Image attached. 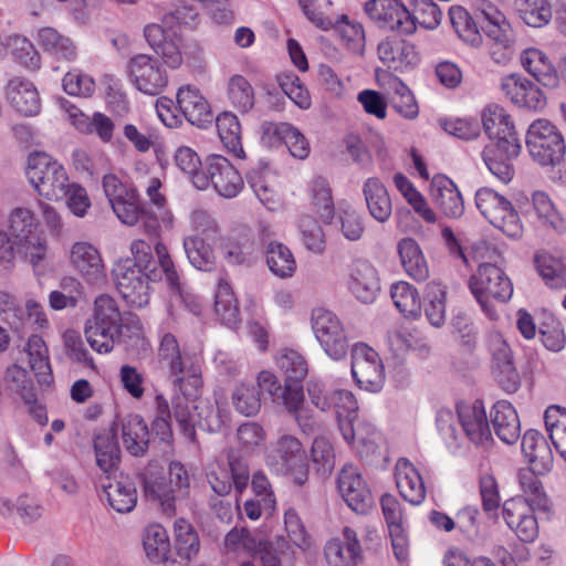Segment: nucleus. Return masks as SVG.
<instances>
[{"label": "nucleus", "mask_w": 566, "mask_h": 566, "mask_svg": "<svg viewBox=\"0 0 566 566\" xmlns=\"http://www.w3.org/2000/svg\"><path fill=\"white\" fill-rule=\"evenodd\" d=\"M158 358L161 368L166 369L174 378V397L171 400L174 418L178 423L182 434L190 441L196 438V427L207 428L209 431H219L227 426L229 415L226 410L202 416L197 403V394L199 385V367L193 361V357L180 350L176 337L167 333L163 336L158 348Z\"/></svg>", "instance_id": "f257e3e1"}, {"label": "nucleus", "mask_w": 566, "mask_h": 566, "mask_svg": "<svg viewBox=\"0 0 566 566\" xmlns=\"http://www.w3.org/2000/svg\"><path fill=\"white\" fill-rule=\"evenodd\" d=\"M155 252L160 270H145L133 263L129 258L119 260L113 268L116 289L130 306L144 307L148 304L149 282L165 279L172 292L180 293L181 291L180 276L167 247L157 242Z\"/></svg>", "instance_id": "f03ea898"}, {"label": "nucleus", "mask_w": 566, "mask_h": 566, "mask_svg": "<svg viewBox=\"0 0 566 566\" xmlns=\"http://www.w3.org/2000/svg\"><path fill=\"white\" fill-rule=\"evenodd\" d=\"M125 329L139 336L142 325L138 317L124 315L111 295H98L94 301L92 315L84 326V335L92 349L98 354L111 353L122 342Z\"/></svg>", "instance_id": "7ed1b4c3"}, {"label": "nucleus", "mask_w": 566, "mask_h": 566, "mask_svg": "<svg viewBox=\"0 0 566 566\" xmlns=\"http://www.w3.org/2000/svg\"><path fill=\"white\" fill-rule=\"evenodd\" d=\"M469 287L482 312L491 321L500 317L492 301L506 303L513 295V284L505 272L492 263H481L469 280Z\"/></svg>", "instance_id": "20e7f679"}, {"label": "nucleus", "mask_w": 566, "mask_h": 566, "mask_svg": "<svg viewBox=\"0 0 566 566\" xmlns=\"http://www.w3.org/2000/svg\"><path fill=\"white\" fill-rule=\"evenodd\" d=\"M27 178L36 192L48 200H61L71 185L64 167L45 153L30 154Z\"/></svg>", "instance_id": "39448f33"}, {"label": "nucleus", "mask_w": 566, "mask_h": 566, "mask_svg": "<svg viewBox=\"0 0 566 566\" xmlns=\"http://www.w3.org/2000/svg\"><path fill=\"white\" fill-rule=\"evenodd\" d=\"M526 147L532 159L542 167L559 165L566 153L560 130L547 119H537L530 125Z\"/></svg>", "instance_id": "423d86ee"}, {"label": "nucleus", "mask_w": 566, "mask_h": 566, "mask_svg": "<svg viewBox=\"0 0 566 566\" xmlns=\"http://www.w3.org/2000/svg\"><path fill=\"white\" fill-rule=\"evenodd\" d=\"M38 227L35 217L30 209L17 208L9 218V235L15 240L18 251L25 256L34 270L45 259L46 240L35 233Z\"/></svg>", "instance_id": "0eeeda50"}, {"label": "nucleus", "mask_w": 566, "mask_h": 566, "mask_svg": "<svg viewBox=\"0 0 566 566\" xmlns=\"http://www.w3.org/2000/svg\"><path fill=\"white\" fill-rule=\"evenodd\" d=\"M475 205L482 216L505 235L521 238L523 224L511 201L491 188L484 187L475 193Z\"/></svg>", "instance_id": "6e6552de"}, {"label": "nucleus", "mask_w": 566, "mask_h": 566, "mask_svg": "<svg viewBox=\"0 0 566 566\" xmlns=\"http://www.w3.org/2000/svg\"><path fill=\"white\" fill-rule=\"evenodd\" d=\"M210 185L221 197L234 198L244 182L238 169L226 157L210 155L206 159V174L195 177V187L205 190Z\"/></svg>", "instance_id": "1a4fd4ad"}, {"label": "nucleus", "mask_w": 566, "mask_h": 566, "mask_svg": "<svg viewBox=\"0 0 566 566\" xmlns=\"http://www.w3.org/2000/svg\"><path fill=\"white\" fill-rule=\"evenodd\" d=\"M127 75L137 91L149 96L160 94L169 82L168 72L159 59L144 53L129 59Z\"/></svg>", "instance_id": "9d476101"}, {"label": "nucleus", "mask_w": 566, "mask_h": 566, "mask_svg": "<svg viewBox=\"0 0 566 566\" xmlns=\"http://www.w3.org/2000/svg\"><path fill=\"white\" fill-rule=\"evenodd\" d=\"M314 335L328 357L343 359L348 352V340L339 318L331 311L315 308L311 316Z\"/></svg>", "instance_id": "9b49d317"}, {"label": "nucleus", "mask_w": 566, "mask_h": 566, "mask_svg": "<svg viewBox=\"0 0 566 566\" xmlns=\"http://www.w3.org/2000/svg\"><path fill=\"white\" fill-rule=\"evenodd\" d=\"M482 124L485 134L497 148L511 157H517L522 145L515 126L507 112L497 104L488 105L482 113Z\"/></svg>", "instance_id": "f8f14e48"}, {"label": "nucleus", "mask_w": 566, "mask_h": 566, "mask_svg": "<svg viewBox=\"0 0 566 566\" xmlns=\"http://www.w3.org/2000/svg\"><path fill=\"white\" fill-rule=\"evenodd\" d=\"M352 375L361 389L380 391L385 382V369L378 353L366 344H355L352 350Z\"/></svg>", "instance_id": "ddd939ff"}, {"label": "nucleus", "mask_w": 566, "mask_h": 566, "mask_svg": "<svg viewBox=\"0 0 566 566\" xmlns=\"http://www.w3.org/2000/svg\"><path fill=\"white\" fill-rule=\"evenodd\" d=\"M457 415L462 433L471 443L483 449H488L492 444V431L484 403L481 400L459 402Z\"/></svg>", "instance_id": "4468645a"}, {"label": "nucleus", "mask_w": 566, "mask_h": 566, "mask_svg": "<svg viewBox=\"0 0 566 566\" xmlns=\"http://www.w3.org/2000/svg\"><path fill=\"white\" fill-rule=\"evenodd\" d=\"M365 11L381 29L398 31L402 34L415 32L410 11L399 0H368Z\"/></svg>", "instance_id": "2eb2a0df"}, {"label": "nucleus", "mask_w": 566, "mask_h": 566, "mask_svg": "<svg viewBox=\"0 0 566 566\" xmlns=\"http://www.w3.org/2000/svg\"><path fill=\"white\" fill-rule=\"evenodd\" d=\"M144 35L163 64L170 69H178L182 64V38L176 29L150 23L144 28Z\"/></svg>", "instance_id": "dca6fc26"}, {"label": "nucleus", "mask_w": 566, "mask_h": 566, "mask_svg": "<svg viewBox=\"0 0 566 566\" xmlns=\"http://www.w3.org/2000/svg\"><path fill=\"white\" fill-rule=\"evenodd\" d=\"M337 490L348 507L364 514L374 505V497L358 468L346 464L338 473Z\"/></svg>", "instance_id": "f3484780"}, {"label": "nucleus", "mask_w": 566, "mask_h": 566, "mask_svg": "<svg viewBox=\"0 0 566 566\" xmlns=\"http://www.w3.org/2000/svg\"><path fill=\"white\" fill-rule=\"evenodd\" d=\"M111 206L122 223L134 226L140 221L146 234L150 238H159L160 222L157 213L151 208L139 205V196L136 190L113 202Z\"/></svg>", "instance_id": "a211bd4d"}, {"label": "nucleus", "mask_w": 566, "mask_h": 566, "mask_svg": "<svg viewBox=\"0 0 566 566\" xmlns=\"http://www.w3.org/2000/svg\"><path fill=\"white\" fill-rule=\"evenodd\" d=\"M347 289L361 303H373L380 291V279L375 265L366 259L354 260L347 270Z\"/></svg>", "instance_id": "6ab92c4d"}, {"label": "nucleus", "mask_w": 566, "mask_h": 566, "mask_svg": "<svg viewBox=\"0 0 566 566\" xmlns=\"http://www.w3.org/2000/svg\"><path fill=\"white\" fill-rule=\"evenodd\" d=\"M537 509L521 497H513L503 504V518L506 525L525 543L534 542L538 536Z\"/></svg>", "instance_id": "aec40b11"}, {"label": "nucleus", "mask_w": 566, "mask_h": 566, "mask_svg": "<svg viewBox=\"0 0 566 566\" xmlns=\"http://www.w3.org/2000/svg\"><path fill=\"white\" fill-rule=\"evenodd\" d=\"M338 427L343 438L357 449L361 455H369L376 452L380 436L370 421L360 418L358 413L344 416L340 412Z\"/></svg>", "instance_id": "412c9836"}, {"label": "nucleus", "mask_w": 566, "mask_h": 566, "mask_svg": "<svg viewBox=\"0 0 566 566\" xmlns=\"http://www.w3.org/2000/svg\"><path fill=\"white\" fill-rule=\"evenodd\" d=\"M324 556L328 566H358L363 560V548L357 533L345 526L342 537L327 541Z\"/></svg>", "instance_id": "4be33fe9"}, {"label": "nucleus", "mask_w": 566, "mask_h": 566, "mask_svg": "<svg viewBox=\"0 0 566 566\" xmlns=\"http://www.w3.org/2000/svg\"><path fill=\"white\" fill-rule=\"evenodd\" d=\"M500 88L505 97L517 107L537 111L546 105L543 92L521 74L502 77Z\"/></svg>", "instance_id": "5701e85b"}, {"label": "nucleus", "mask_w": 566, "mask_h": 566, "mask_svg": "<svg viewBox=\"0 0 566 566\" xmlns=\"http://www.w3.org/2000/svg\"><path fill=\"white\" fill-rule=\"evenodd\" d=\"M280 470L294 475L295 483L302 485L307 480V461L302 443L293 436H283L277 441L272 455Z\"/></svg>", "instance_id": "b1692460"}, {"label": "nucleus", "mask_w": 566, "mask_h": 566, "mask_svg": "<svg viewBox=\"0 0 566 566\" xmlns=\"http://www.w3.org/2000/svg\"><path fill=\"white\" fill-rule=\"evenodd\" d=\"M378 56L389 70L405 72L419 63V55L412 43L392 38L378 44Z\"/></svg>", "instance_id": "393cba45"}, {"label": "nucleus", "mask_w": 566, "mask_h": 566, "mask_svg": "<svg viewBox=\"0 0 566 566\" xmlns=\"http://www.w3.org/2000/svg\"><path fill=\"white\" fill-rule=\"evenodd\" d=\"M531 202L530 216L538 228L557 235L566 233V220L545 191H534Z\"/></svg>", "instance_id": "a878e982"}, {"label": "nucleus", "mask_w": 566, "mask_h": 566, "mask_svg": "<svg viewBox=\"0 0 566 566\" xmlns=\"http://www.w3.org/2000/svg\"><path fill=\"white\" fill-rule=\"evenodd\" d=\"M177 108L186 119L198 127L212 120L208 101L201 92L192 85H182L176 94Z\"/></svg>", "instance_id": "bb28decb"}, {"label": "nucleus", "mask_w": 566, "mask_h": 566, "mask_svg": "<svg viewBox=\"0 0 566 566\" xmlns=\"http://www.w3.org/2000/svg\"><path fill=\"white\" fill-rule=\"evenodd\" d=\"M522 452L527 462L538 471L547 474L552 471L554 457L544 436L537 430H527L522 438Z\"/></svg>", "instance_id": "cd10ccee"}, {"label": "nucleus", "mask_w": 566, "mask_h": 566, "mask_svg": "<svg viewBox=\"0 0 566 566\" xmlns=\"http://www.w3.org/2000/svg\"><path fill=\"white\" fill-rule=\"evenodd\" d=\"M396 484L400 495L413 505L423 502L426 486L416 467L407 459L401 458L396 463Z\"/></svg>", "instance_id": "c85d7f7f"}, {"label": "nucleus", "mask_w": 566, "mask_h": 566, "mask_svg": "<svg viewBox=\"0 0 566 566\" xmlns=\"http://www.w3.org/2000/svg\"><path fill=\"white\" fill-rule=\"evenodd\" d=\"M35 41L41 50L55 61L73 62L77 57V48L73 40L54 28H40Z\"/></svg>", "instance_id": "c756f323"}, {"label": "nucleus", "mask_w": 566, "mask_h": 566, "mask_svg": "<svg viewBox=\"0 0 566 566\" xmlns=\"http://www.w3.org/2000/svg\"><path fill=\"white\" fill-rule=\"evenodd\" d=\"M71 263L88 281L96 283L105 277L98 250L88 242H76L71 249Z\"/></svg>", "instance_id": "7c9ffc66"}, {"label": "nucleus", "mask_w": 566, "mask_h": 566, "mask_svg": "<svg viewBox=\"0 0 566 566\" xmlns=\"http://www.w3.org/2000/svg\"><path fill=\"white\" fill-rule=\"evenodd\" d=\"M431 197L449 218H459L464 212V202L455 184L446 176H437L431 182Z\"/></svg>", "instance_id": "2f4dec72"}, {"label": "nucleus", "mask_w": 566, "mask_h": 566, "mask_svg": "<svg viewBox=\"0 0 566 566\" xmlns=\"http://www.w3.org/2000/svg\"><path fill=\"white\" fill-rule=\"evenodd\" d=\"M282 398L286 410L294 417L304 433L311 434L318 428L310 409L304 405L305 397L300 382H287L285 380Z\"/></svg>", "instance_id": "473e14b6"}, {"label": "nucleus", "mask_w": 566, "mask_h": 566, "mask_svg": "<svg viewBox=\"0 0 566 566\" xmlns=\"http://www.w3.org/2000/svg\"><path fill=\"white\" fill-rule=\"evenodd\" d=\"M521 63L539 84L555 87L558 84L557 72L548 55L537 48H527L521 53Z\"/></svg>", "instance_id": "72a5a7b5"}, {"label": "nucleus", "mask_w": 566, "mask_h": 566, "mask_svg": "<svg viewBox=\"0 0 566 566\" xmlns=\"http://www.w3.org/2000/svg\"><path fill=\"white\" fill-rule=\"evenodd\" d=\"M7 97L17 112L33 116L40 111V96L32 82L25 78H12L7 86Z\"/></svg>", "instance_id": "f704fd0d"}, {"label": "nucleus", "mask_w": 566, "mask_h": 566, "mask_svg": "<svg viewBox=\"0 0 566 566\" xmlns=\"http://www.w3.org/2000/svg\"><path fill=\"white\" fill-rule=\"evenodd\" d=\"M491 419L495 433L504 443L513 444L518 440L521 423L512 403L506 400H500L494 403Z\"/></svg>", "instance_id": "c9c22d12"}, {"label": "nucleus", "mask_w": 566, "mask_h": 566, "mask_svg": "<svg viewBox=\"0 0 566 566\" xmlns=\"http://www.w3.org/2000/svg\"><path fill=\"white\" fill-rule=\"evenodd\" d=\"M538 475L541 474L532 465L531 468H524L518 471V484L524 495L521 499L533 505L538 512L551 513L553 502L545 492Z\"/></svg>", "instance_id": "e433bc0d"}, {"label": "nucleus", "mask_w": 566, "mask_h": 566, "mask_svg": "<svg viewBox=\"0 0 566 566\" xmlns=\"http://www.w3.org/2000/svg\"><path fill=\"white\" fill-rule=\"evenodd\" d=\"M363 193L369 214L380 223L389 220L392 213V203L386 186L376 177L366 179Z\"/></svg>", "instance_id": "4c0bfd02"}, {"label": "nucleus", "mask_w": 566, "mask_h": 566, "mask_svg": "<svg viewBox=\"0 0 566 566\" xmlns=\"http://www.w3.org/2000/svg\"><path fill=\"white\" fill-rule=\"evenodd\" d=\"M143 485L146 497L158 501L166 514L175 513L178 495L165 476L150 467L143 474Z\"/></svg>", "instance_id": "58836bf2"}, {"label": "nucleus", "mask_w": 566, "mask_h": 566, "mask_svg": "<svg viewBox=\"0 0 566 566\" xmlns=\"http://www.w3.org/2000/svg\"><path fill=\"white\" fill-rule=\"evenodd\" d=\"M122 440L132 455L139 457L146 453L149 443V429L143 417L128 415L123 418Z\"/></svg>", "instance_id": "ea45409f"}, {"label": "nucleus", "mask_w": 566, "mask_h": 566, "mask_svg": "<svg viewBox=\"0 0 566 566\" xmlns=\"http://www.w3.org/2000/svg\"><path fill=\"white\" fill-rule=\"evenodd\" d=\"M401 265L406 273L417 282L429 277V266L416 240L403 238L397 244Z\"/></svg>", "instance_id": "a19ab883"}, {"label": "nucleus", "mask_w": 566, "mask_h": 566, "mask_svg": "<svg viewBox=\"0 0 566 566\" xmlns=\"http://www.w3.org/2000/svg\"><path fill=\"white\" fill-rule=\"evenodd\" d=\"M103 489L109 505L118 513H129L137 504L136 486L128 476L103 484Z\"/></svg>", "instance_id": "79ce46f5"}, {"label": "nucleus", "mask_w": 566, "mask_h": 566, "mask_svg": "<svg viewBox=\"0 0 566 566\" xmlns=\"http://www.w3.org/2000/svg\"><path fill=\"white\" fill-rule=\"evenodd\" d=\"M254 556L260 558L262 566H289L294 559L291 544L282 535L272 541L263 537Z\"/></svg>", "instance_id": "37998d69"}, {"label": "nucleus", "mask_w": 566, "mask_h": 566, "mask_svg": "<svg viewBox=\"0 0 566 566\" xmlns=\"http://www.w3.org/2000/svg\"><path fill=\"white\" fill-rule=\"evenodd\" d=\"M266 264L270 271L280 279H289L297 269L296 260L291 249L277 241H272L266 247Z\"/></svg>", "instance_id": "c03bdc74"}, {"label": "nucleus", "mask_w": 566, "mask_h": 566, "mask_svg": "<svg viewBox=\"0 0 566 566\" xmlns=\"http://www.w3.org/2000/svg\"><path fill=\"white\" fill-rule=\"evenodd\" d=\"M217 128L228 151L237 158L244 159L245 153L241 143V125L238 117L229 112L222 113L217 118Z\"/></svg>", "instance_id": "a18cd8bd"}, {"label": "nucleus", "mask_w": 566, "mask_h": 566, "mask_svg": "<svg viewBox=\"0 0 566 566\" xmlns=\"http://www.w3.org/2000/svg\"><path fill=\"white\" fill-rule=\"evenodd\" d=\"M184 250L189 263L199 271L211 272L216 268L212 248L197 234L184 239Z\"/></svg>", "instance_id": "49530a36"}, {"label": "nucleus", "mask_w": 566, "mask_h": 566, "mask_svg": "<svg viewBox=\"0 0 566 566\" xmlns=\"http://www.w3.org/2000/svg\"><path fill=\"white\" fill-rule=\"evenodd\" d=\"M214 313L222 324L233 327L239 322V308L229 282L220 277L214 297Z\"/></svg>", "instance_id": "de8ad7c7"}, {"label": "nucleus", "mask_w": 566, "mask_h": 566, "mask_svg": "<svg viewBox=\"0 0 566 566\" xmlns=\"http://www.w3.org/2000/svg\"><path fill=\"white\" fill-rule=\"evenodd\" d=\"M390 295L397 310L406 317L416 318L421 314V300L418 290L408 282L399 281L391 285Z\"/></svg>", "instance_id": "09e8293b"}, {"label": "nucleus", "mask_w": 566, "mask_h": 566, "mask_svg": "<svg viewBox=\"0 0 566 566\" xmlns=\"http://www.w3.org/2000/svg\"><path fill=\"white\" fill-rule=\"evenodd\" d=\"M94 449L96 463L102 471L109 473L119 462V446L116 433L112 430L104 431L95 437Z\"/></svg>", "instance_id": "8fccbe9b"}, {"label": "nucleus", "mask_w": 566, "mask_h": 566, "mask_svg": "<svg viewBox=\"0 0 566 566\" xmlns=\"http://www.w3.org/2000/svg\"><path fill=\"white\" fill-rule=\"evenodd\" d=\"M447 287L438 281H431L426 287L424 313L429 323L441 327L446 322Z\"/></svg>", "instance_id": "3c124183"}, {"label": "nucleus", "mask_w": 566, "mask_h": 566, "mask_svg": "<svg viewBox=\"0 0 566 566\" xmlns=\"http://www.w3.org/2000/svg\"><path fill=\"white\" fill-rule=\"evenodd\" d=\"M275 361L287 382H301L308 374L307 360L295 349L282 348L277 353Z\"/></svg>", "instance_id": "603ef678"}, {"label": "nucleus", "mask_w": 566, "mask_h": 566, "mask_svg": "<svg viewBox=\"0 0 566 566\" xmlns=\"http://www.w3.org/2000/svg\"><path fill=\"white\" fill-rule=\"evenodd\" d=\"M513 158L499 149L497 144H490L482 151V159L489 171L503 184H509L514 176L511 163Z\"/></svg>", "instance_id": "864d4df0"}, {"label": "nucleus", "mask_w": 566, "mask_h": 566, "mask_svg": "<svg viewBox=\"0 0 566 566\" xmlns=\"http://www.w3.org/2000/svg\"><path fill=\"white\" fill-rule=\"evenodd\" d=\"M515 9L525 24L542 28L552 20V7L547 0H515Z\"/></svg>", "instance_id": "5fc2aeb1"}, {"label": "nucleus", "mask_w": 566, "mask_h": 566, "mask_svg": "<svg viewBox=\"0 0 566 566\" xmlns=\"http://www.w3.org/2000/svg\"><path fill=\"white\" fill-rule=\"evenodd\" d=\"M227 95L231 105L240 113H248L254 106V90L243 75L234 74L229 78Z\"/></svg>", "instance_id": "6e6d98bb"}, {"label": "nucleus", "mask_w": 566, "mask_h": 566, "mask_svg": "<svg viewBox=\"0 0 566 566\" xmlns=\"http://www.w3.org/2000/svg\"><path fill=\"white\" fill-rule=\"evenodd\" d=\"M273 133L285 144L294 158L303 160L308 157L310 143L298 128L290 123H280L275 125Z\"/></svg>", "instance_id": "4d7b16f0"}, {"label": "nucleus", "mask_w": 566, "mask_h": 566, "mask_svg": "<svg viewBox=\"0 0 566 566\" xmlns=\"http://www.w3.org/2000/svg\"><path fill=\"white\" fill-rule=\"evenodd\" d=\"M544 420L555 449L566 461V412H562L559 407L552 406L546 409Z\"/></svg>", "instance_id": "13d9d810"}, {"label": "nucleus", "mask_w": 566, "mask_h": 566, "mask_svg": "<svg viewBox=\"0 0 566 566\" xmlns=\"http://www.w3.org/2000/svg\"><path fill=\"white\" fill-rule=\"evenodd\" d=\"M23 355L28 360V365L36 376H49L50 363L49 352L43 338L39 335L29 337L23 348Z\"/></svg>", "instance_id": "bf43d9fd"}, {"label": "nucleus", "mask_w": 566, "mask_h": 566, "mask_svg": "<svg viewBox=\"0 0 566 566\" xmlns=\"http://www.w3.org/2000/svg\"><path fill=\"white\" fill-rule=\"evenodd\" d=\"M537 271L545 284L551 289H563L566 285V266L552 255L543 254L535 259Z\"/></svg>", "instance_id": "052dcab7"}, {"label": "nucleus", "mask_w": 566, "mask_h": 566, "mask_svg": "<svg viewBox=\"0 0 566 566\" xmlns=\"http://www.w3.org/2000/svg\"><path fill=\"white\" fill-rule=\"evenodd\" d=\"M263 536L260 533L250 531L245 527L233 528L224 537V546L229 552L247 553L255 555Z\"/></svg>", "instance_id": "680f3d73"}, {"label": "nucleus", "mask_w": 566, "mask_h": 566, "mask_svg": "<svg viewBox=\"0 0 566 566\" xmlns=\"http://www.w3.org/2000/svg\"><path fill=\"white\" fill-rule=\"evenodd\" d=\"M235 410L244 417H253L261 409L260 391L252 384H240L232 392Z\"/></svg>", "instance_id": "e2e57ef3"}, {"label": "nucleus", "mask_w": 566, "mask_h": 566, "mask_svg": "<svg viewBox=\"0 0 566 566\" xmlns=\"http://www.w3.org/2000/svg\"><path fill=\"white\" fill-rule=\"evenodd\" d=\"M284 527L290 539L289 543L302 552L311 549L312 538L294 507H289L284 512Z\"/></svg>", "instance_id": "0e129e2a"}, {"label": "nucleus", "mask_w": 566, "mask_h": 566, "mask_svg": "<svg viewBox=\"0 0 566 566\" xmlns=\"http://www.w3.org/2000/svg\"><path fill=\"white\" fill-rule=\"evenodd\" d=\"M310 193L316 212L323 220L329 221L334 217L335 208L327 181L322 177L315 178L310 186Z\"/></svg>", "instance_id": "69168bd1"}, {"label": "nucleus", "mask_w": 566, "mask_h": 566, "mask_svg": "<svg viewBox=\"0 0 566 566\" xmlns=\"http://www.w3.org/2000/svg\"><path fill=\"white\" fill-rule=\"evenodd\" d=\"M298 231L304 247L313 253H322L325 250V234L316 219L304 214L298 221Z\"/></svg>", "instance_id": "338daca9"}, {"label": "nucleus", "mask_w": 566, "mask_h": 566, "mask_svg": "<svg viewBox=\"0 0 566 566\" xmlns=\"http://www.w3.org/2000/svg\"><path fill=\"white\" fill-rule=\"evenodd\" d=\"M7 45L11 54L27 69L39 70L41 67L40 53L28 38L14 34L9 38Z\"/></svg>", "instance_id": "774afa93"}]
</instances>
